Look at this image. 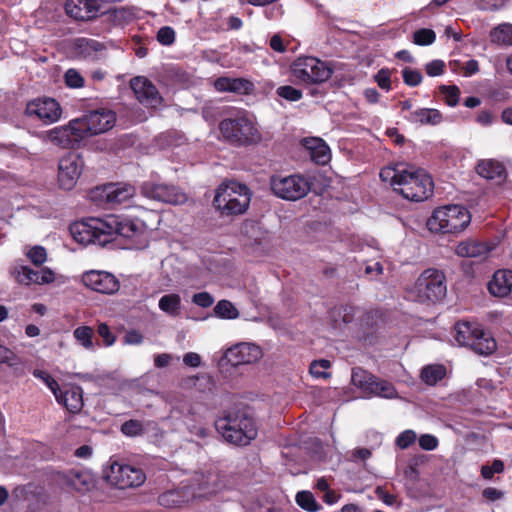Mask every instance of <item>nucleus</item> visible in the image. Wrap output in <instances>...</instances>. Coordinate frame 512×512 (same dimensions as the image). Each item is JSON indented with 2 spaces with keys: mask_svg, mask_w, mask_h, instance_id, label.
Instances as JSON below:
<instances>
[{
  "mask_svg": "<svg viewBox=\"0 0 512 512\" xmlns=\"http://www.w3.org/2000/svg\"><path fill=\"white\" fill-rule=\"evenodd\" d=\"M24 254L35 266H41L47 261V251L40 245H35L25 249Z\"/></svg>",
  "mask_w": 512,
  "mask_h": 512,
  "instance_id": "42",
  "label": "nucleus"
},
{
  "mask_svg": "<svg viewBox=\"0 0 512 512\" xmlns=\"http://www.w3.org/2000/svg\"><path fill=\"white\" fill-rule=\"evenodd\" d=\"M445 275L443 272L429 268L424 270L409 289V298L419 303H436L446 295Z\"/></svg>",
  "mask_w": 512,
  "mask_h": 512,
  "instance_id": "5",
  "label": "nucleus"
},
{
  "mask_svg": "<svg viewBox=\"0 0 512 512\" xmlns=\"http://www.w3.org/2000/svg\"><path fill=\"white\" fill-rule=\"evenodd\" d=\"M292 76L300 83L311 85L326 82L333 74V68L316 57L300 56L290 66Z\"/></svg>",
  "mask_w": 512,
  "mask_h": 512,
  "instance_id": "7",
  "label": "nucleus"
},
{
  "mask_svg": "<svg viewBox=\"0 0 512 512\" xmlns=\"http://www.w3.org/2000/svg\"><path fill=\"white\" fill-rule=\"evenodd\" d=\"M469 347L477 354L487 356L496 350L497 345L491 334L480 328Z\"/></svg>",
  "mask_w": 512,
  "mask_h": 512,
  "instance_id": "31",
  "label": "nucleus"
},
{
  "mask_svg": "<svg viewBox=\"0 0 512 512\" xmlns=\"http://www.w3.org/2000/svg\"><path fill=\"white\" fill-rule=\"evenodd\" d=\"M297 505L307 512H318L321 505L316 501L312 492L303 490L299 491L295 496Z\"/></svg>",
  "mask_w": 512,
  "mask_h": 512,
  "instance_id": "37",
  "label": "nucleus"
},
{
  "mask_svg": "<svg viewBox=\"0 0 512 512\" xmlns=\"http://www.w3.org/2000/svg\"><path fill=\"white\" fill-rule=\"evenodd\" d=\"M98 334L103 338L106 346H111L114 344L116 337L111 333L109 327L105 323H100L98 325Z\"/></svg>",
  "mask_w": 512,
  "mask_h": 512,
  "instance_id": "61",
  "label": "nucleus"
},
{
  "mask_svg": "<svg viewBox=\"0 0 512 512\" xmlns=\"http://www.w3.org/2000/svg\"><path fill=\"white\" fill-rule=\"evenodd\" d=\"M76 119L84 139L110 130L116 121L115 113L110 110L91 111Z\"/></svg>",
  "mask_w": 512,
  "mask_h": 512,
  "instance_id": "12",
  "label": "nucleus"
},
{
  "mask_svg": "<svg viewBox=\"0 0 512 512\" xmlns=\"http://www.w3.org/2000/svg\"><path fill=\"white\" fill-rule=\"evenodd\" d=\"M108 482L119 489L141 486L145 480V473L137 467L114 463L106 473Z\"/></svg>",
  "mask_w": 512,
  "mask_h": 512,
  "instance_id": "13",
  "label": "nucleus"
},
{
  "mask_svg": "<svg viewBox=\"0 0 512 512\" xmlns=\"http://www.w3.org/2000/svg\"><path fill=\"white\" fill-rule=\"evenodd\" d=\"M93 335L94 331L89 326L77 327L73 332V336L78 342V344L81 345L86 350L94 349Z\"/></svg>",
  "mask_w": 512,
  "mask_h": 512,
  "instance_id": "39",
  "label": "nucleus"
},
{
  "mask_svg": "<svg viewBox=\"0 0 512 512\" xmlns=\"http://www.w3.org/2000/svg\"><path fill=\"white\" fill-rule=\"evenodd\" d=\"M481 327L470 322H459L455 325V340L461 346H470Z\"/></svg>",
  "mask_w": 512,
  "mask_h": 512,
  "instance_id": "33",
  "label": "nucleus"
},
{
  "mask_svg": "<svg viewBox=\"0 0 512 512\" xmlns=\"http://www.w3.org/2000/svg\"><path fill=\"white\" fill-rule=\"evenodd\" d=\"M69 230L72 238L80 244L103 246L108 243L105 218H90L85 221H78L73 223Z\"/></svg>",
  "mask_w": 512,
  "mask_h": 512,
  "instance_id": "10",
  "label": "nucleus"
},
{
  "mask_svg": "<svg viewBox=\"0 0 512 512\" xmlns=\"http://www.w3.org/2000/svg\"><path fill=\"white\" fill-rule=\"evenodd\" d=\"M440 91L444 95L447 105L452 107L457 105L460 95V91L457 86H441Z\"/></svg>",
  "mask_w": 512,
  "mask_h": 512,
  "instance_id": "49",
  "label": "nucleus"
},
{
  "mask_svg": "<svg viewBox=\"0 0 512 512\" xmlns=\"http://www.w3.org/2000/svg\"><path fill=\"white\" fill-rule=\"evenodd\" d=\"M215 426L227 442L235 445H248L257 436L254 420L244 413L229 414L219 418Z\"/></svg>",
  "mask_w": 512,
  "mask_h": 512,
  "instance_id": "4",
  "label": "nucleus"
},
{
  "mask_svg": "<svg viewBox=\"0 0 512 512\" xmlns=\"http://www.w3.org/2000/svg\"><path fill=\"white\" fill-rule=\"evenodd\" d=\"M214 87L219 92H233L249 94L253 90V84L242 78L220 77L214 81Z\"/></svg>",
  "mask_w": 512,
  "mask_h": 512,
  "instance_id": "28",
  "label": "nucleus"
},
{
  "mask_svg": "<svg viewBox=\"0 0 512 512\" xmlns=\"http://www.w3.org/2000/svg\"><path fill=\"white\" fill-rule=\"evenodd\" d=\"M84 168L83 158L76 153H67L60 158L58 163L57 180L59 187L71 190L75 187Z\"/></svg>",
  "mask_w": 512,
  "mask_h": 512,
  "instance_id": "14",
  "label": "nucleus"
},
{
  "mask_svg": "<svg viewBox=\"0 0 512 512\" xmlns=\"http://www.w3.org/2000/svg\"><path fill=\"white\" fill-rule=\"evenodd\" d=\"M135 195V188L129 184L109 183L92 192V198L115 206L127 202Z\"/></svg>",
  "mask_w": 512,
  "mask_h": 512,
  "instance_id": "16",
  "label": "nucleus"
},
{
  "mask_svg": "<svg viewBox=\"0 0 512 512\" xmlns=\"http://www.w3.org/2000/svg\"><path fill=\"white\" fill-rule=\"evenodd\" d=\"M54 397L71 413H78L83 407V391L79 386H69L64 390L60 388Z\"/></svg>",
  "mask_w": 512,
  "mask_h": 512,
  "instance_id": "25",
  "label": "nucleus"
},
{
  "mask_svg": "<svg viewBox=\"0 0 512 512\" xmlns=\"http://www.w3.org/2000/svg\"><path fill=\"white\" fill-rule=\"evenodd\" d=\"M26 114L30 117H36L39 120L49 124L54 123L60 119L61 107L54 99H37L27 104Z\"/></svg>",
  "mask_w": 512,
  "mask_h": 512,
  "instance_id": "20",
  "label": "nucleus"
},
{
  "mask_svg": "<svg viewBox=\"0 0 512 512\" xmlns=\"http://www.w3.org/2000/svg\"><path fill=\"white\" fill-rule=\"evenodd\" d=\"M303 146L309 151L311 159L317 164L325 165L330 161V148L321 138H305L303 140Z\"/></svg>",
  "mask_w": 512,
  "mask_h": 512,
  "instance_id": "26",
  "label": "nucleus"
},
{
  "mask_svg": "<svg viewBox=\"0 0 512 512\" xmlns=\"http://www.w3.org/2000/svg\"><path fill=\"white\" fill-rule=\"evenodd\" d=\"M436 39V34L431 29H419L413 34V42L416 45L425 46L432 44Z\"/></svg>",
  "mask_w": 512,
  "mask_h": 512,
  "instance_id": "43",
  "label": "nucleus"
},
{
  "mask_svg": "<svg viewBox=\"0 0 512 512\" xmlns=\"http://www.w3.org/2000/svg\"><path fill=\"white\" fill-rule=\"evenodd\" d=\"M121 431L127 436H138L143 433V425L138 420H129L122 424Z\"/></svg>",
  "mask_w": 512,
  "mask_h": 512,
  "instance_id": "51",
  "label": "nucleus"
},
{
  "mask_svg": "<svg viewBox=\"0 0 512 512\" xmlns=\"http://www.w3.org/2000/svg\"><path fill=\"white\" fill-rule=\"evenodd\" d=\"M376 497L388 506H396L399 504L398 497L395 494L389 493L383 486L375 488Z\"/></svg>",
  "mask_w": 512,
  "mask_h": 512,
  "instance_id": "52",
  "label": "nucleus"
},
{
  "mask_svg": "<svg viewBox=\"0 0 512 512\" xmlns=\"http://www.w3.org/2000/svg\"><path fill=\"white\" fill-rule=\"evenodd\" d=\"M20 363L16 354L5 346L0 345V364H7L11 367Z\"/></svg>",
  "mask_w": 512,
  "mask_h": 512,
  "instance_id": "54",
  "label": "nucleus"
},
{
  "mask_svg": "<svg viewBox=\"0 0 512 512\" xmlns=\"http://www.w3.org/2000/svg\"><path fill=\"white\" fill-rule=\"evenodd\" d=\"M124 342L129 345H139L143 342V335L136 330H130L126 333Z\"/></svg>",
  "mask_w": 512,
  "mask_h": 512,
  "instance_id": "63",
  "label": "nucleus"
},
{
  "mask_svg": "<svg viewBox=\"0 0 512 512\" xmlns=\"http://www.w3.org/2000/svg\"><path fill=\"white\" fill-rule=\"evenodd\" d=\"M504 5V0H480L478 7L481 10H498Z\"/></svg>",
  "mask_w": 512,
  "mask_h": 512,
  "instance_id": "62",
  "label": "nucleus"
},
{
  "mask_svg": "<svg viewBox=\"0 0 512 512\" xmlns=\"http://www.w3.org/2000/svg\"><path fill=\"white\" fill-rule=\"evenodd\" d=\"M108 243L116 237L127 239L131 245L139 248L147 241V227L140 219L109 215L105 217Z\"/></svg>",
  "mask_w": 512,
  "mask_h": 512,
  "instance_id": "6",
  "label": "nucleus"
},
{
  "mask_svg": "<svg viewBox=\"0 0 512 512\" xmlns=\"http://www.w3.org/2000/svg\"><path fill=\"white\" fill-rule=\"evenodd\" d=\"M270 187L273 194L278 198L296 201L308 194L311 189V183L300 174L288 176L274 175L270 178Z\"/></svg>",
  "mask_w": 512,
  "mask_h": 512,
  "instance_id": "9",
  "label": "nucleus"
},
{
  "mask_svg": "<svg viewBox=\"0 0 512 512\" xmlns=\"http://www.w3.org/2000/svg\"><path fill=\"white\" fill-rule=\"evenodd\" d=\"M276 93L279 97L287 101H299L302 98V91L290 85H284L277 88Z\"/></svg>",
  "mask_w": 512,
  "mask_h": 512,
  "instance_id": "45",
  "label": "nucleus"
},
{
  "mask_svg": "<svg viewBox=\"0 0 512 512\" xmlns=\"http://www.w3.org/2000/svg\"><path fill=\"white\" fill-rule=\"evenodd\" d=\"M483 497L489 501H497L503 498L504 493L494 487L485 488L482 492Z\"/></svg>",
  "mask_w": 512,
  "mask_h": 512,
  "instance_id": "64",
  "label": "nucleus"
},
{
  "mask_svg": "<svg viewBox=\"0 0 512 512\" xmlns=\"http://www.w3.org/2000/svg\"><path fill=\"white\" fill-rule=\"evenodd\" d=\"M402 77L404 83L411 87L418 86L423 79L422 74L418 70H414L408 67L402 70Z\"/></svg>",
  "mask_w": 512,
  "mask_h": 512,
  "instance_id": "48",
  "label": "nucleus"
},
{
  "mask_svg": "<svg viewBox=\"0 0 512 512\" xmlns=\"http://www.w3.org/2000/svg\"><path fill=\"white\" fill-rule=\"evenodd\" d=\"M504 470V464L501 460H494L492 465H483L481 467V475L485 479H491L495 473H502Z\"/></svg>",
  "mask_w": 512,
  "mask_h": 512,
  "instance_id": "53",
  "label": "nucleus"
},
{
  "mask_svg": "<svg viewBox=\"0 0 512 512\" xmlns=\"http://www.w3.org/2000/svg\"><path fill=\"white\" fill-rule=\"evenodd\" d=\"M159 309L171 317H176L181 311V297L176 293L163 295L158 302Z\"/></svg>",
  "mask_w": 512,
  "mask_h": 512,
  "instance_id": "35",
  "label": "nucleus"
},
{
  "mask_svg": "<svg viewBox=\"0 0 512 512\" xmlns=\"http://www.w3.org/2000/svg\"><path fill=\"white\" fill-rule=\"evenodd\" d=\"M141 193L148 199L168 204H183L187 200L186 194L177 186L153 181L144 182Z\"/></svg>",
  "mask_w": 512,
  "mask_h": 512,
  "instance_id": "15",
  "label": "nucleus"
},
{
  "mask_svg": "<svg viewBox=\"0 0 512 512\" xmlns=\"http://www.w3.org/2000/svg\"><path fill=\"white\" fill-rule=\"evenodd\" d=\"M407 119L420 125H438L443 121L441 112L432 108H420L410 113Z\"/></svg>",
  "mask_w": 512,
  "mask_h": 512,
  "instance_id": "30",
  "label": "nucleus"
},
{
  "mask_svg": "<svg viewBox=\"0 0 512 512\" xmlns=\"http://www.w3.org/2000/svg\"><path fill=\"white\" fill-rule=\"evenodd\" d=\"M446 373L442 365H428L422 369L421 378L428 385H435Z\"/></svg>",
  "mask_w": 512,
  "mask_h": 512,
  "instance_id": "38",
  "label": "nucleus"
},
{
  "mask_svg": "<svg viewBox=\"0 0 512 512\" xmlns=\"http://www.w3.org/2000/svg\"><path fill=\"white\" fill-rule=\"evenodd\" d=\"M82 282L86 287L102 294H114L120 288V283L113 274L100 270L85 272Z\"/></svg>",
  "mask_w": 512,
  "mask_h": 512,
  "instance_id": "18",
  "label": "nucleus"
},
{
  "mask_svg": "<svg viewBox=\"0 0 512 512\" xmlns=\"http://www.w3.org/2000/svg\"><path fill=\"white\" fill-rule=\"evenodd\" d=\"M251 196V191L245 184L229 181L218 187L213 203L223 216L241 215L248 209Z\"/></svg>",
  "mask_w": 512,
  "mask_h": 512,
  "instance_id": "2",
  "label": "nucleus"
},
{
  "mask_svg": "<svg viewBox=\"0 0 512 512\" xmlns=\"http://www.w3.org/2000/svg\"><path fill=\"white\" fill-rule=\"evenodd\" d=\"M77 119L43 132L42 139L61 148H76L84 139Z\"/></svg>",
  "mask_w": 512,
  "mask_h": 512,
  "instance_id": "11",
  "label": "nucleus"
},
{
  "mask_svg": "<svg viewBox=\"0 0 512 512\" xmlns=\"http://www.w3.org/2000/svg\"><path fill=\"white\" fill-rule=\"evenodd\" d=\"M419 445L424 450H434L438 446V440L431 434H423L419 438Z\"/></svg>",
  "mask_w": 512,
  "mask_h": 512,
  "instance_id": "60",
  "label": "nucleus"
},
{
  "mask_svg": "<svg viewBox=\"0 0 512 512\" xmlns=\"http://www.w3.org/2000/svg\"><path fill=\"white\" fill-rule=\"evenodd\" d=\"M455 251L461 257L483 258L488 254L489 248L482 242L466 240L459 243Z\"/></svg>",
  "mask_w": 512,
  "mask_h": 512,
  "instance_id": "32",
  "label": "nucleus"
},
{
  "mask_svg": "<svg viewBox=\"0 0 512 512\" xmlns=\"http://www.w3.org/2000/svg\"><path fill=\"white\" fill-rule=\"evenodd\" d=\"M192 301L199 307L207 308L213 304L214 299L208 292H200L193 295Z\"/></svg>",
  "mask_w": 512,
  "mask_h": 512,
  "instance_id": "59",
  "label": "nucleus"
},
{
  "mask_svg": "<svg viewBox=\"0 0 512 512\" xmlns=\"http://www.w3.org/2000/svg\"><path fill=\"white\" fill-rule=\"evenodd\" d=\"M262 349L253 343H238L225 351L224 358L232 366L247 365L259 361Z\"/></svg>",
  "mask_w": 512,
  "mask_h": 512,
  "instance_id": "19",
  "label": "nucleus"
},
{
  "mask_svg": "<svg viewBox=\"0 0 512 512\" xmlns=\"http://www.w3.org/2000/svg\"><path fill=\"white\" fill-rule=\"evenodd\" d=\"M157 40L162 45H171L175 41V31L172 27L164 26L161 27L157 33Z\"/></svg>",
  "mask_w": 512,
  "mask_h": 512,
  "instance_id": "55",
  "label": "nucleus"
},
{
  "mask_svg": "<svg viewBox=\"0 0 512 512\" xmlns=\"http://www.w3.org/2000/svg\"><path fill=\"white\" fill-rule=\"evenodd\" d=\"M214 313L217 317L223 319H236L239 317V311L228 300H220L214 307Z\"/></svg>",
  "mask_w": 512,
  "mask_h": 512,
  "instance_id": "41",
  "label": "nucleus"
},
{
  "mask_svg": "<svg viewBox=\"0 0 512 512\" xmlns=\"http://www.w3.org/2000/svg\"><path fill=\"white\" fill-rule=\"evenodd\" d=\"M32 374L35 378L41 380L50 389L53 395L60 389L58 382L47 371L34 369Z\"/></svg>",
  "mask_w": 512,
  "mask_h": 512,
  "instance_id": "44",
  "label": "nucleus"
},
{
  "mask_svg": "<svg viewBox=\"0 0 512 512\" xmlns=\"http://www.w3.org/2000/svg\"><path fill=\"white\" fill-rule=\"evenodd\" d=\"M219 129L222 136L233 144H252L260 140V134L253 120L246 114L222 120Z\"/></svg>",
  "mask_w": 512,
  "mask_h": 512,
  "instance_id": "8",
  "label": "nucleus"
},
{
  "mask_svg": "<svg viewBox=\"0 0 512 512\" xmlns=\"http://www.w3.org/2000/svg\"><path fill=\"white\" fill-rule=\"evenodd\" d=\"M65 83L70 88H80L84 85V78L76 69H68L65 73Z\"/></svg>",
  "mask_w": 512,
  "mask_h": 512,
  "instance_id": "50",
  "label": "nucleus"
},
{
  "mask_svg": "<svg viewBox=\"0 0 512 512\" xmlns=\"http://www.w3.org/2000/svg\"><path fill=\"white\" fill-rule=\"evenodd\" d=\"M381 180L411 201L426 200L433 192V182L423 169L413 166H387L381 169Z\"/></svg>",
  "mask_w": 512,
  "mask_h": 512,
  "instance_id": "1",
  "label": "nucleus"
},
{
  "mask_svg": "<svg viewBox=\"0 0 512 512\" xmlns=\"http://www.w3.org/2000/svg\"><path fill=\"white\" fill-rule=\"evenodd\" d=\"M469 211L461 205H447L435 209L427 221L431 232L456 234L462 232L470 223Z\"/></svg>",
  "mask_w": 512,
  "mask_h": 512,
  "instance_id": "3",
  "label": "nucleus"
},
{
  "mask_svg": "<svg viewBox=\"0 0 512 512\" xmlns=\"http://www.w3.org/2000/svg\"><path fill=\"white\" fill-rule=\"evenodd\" d=\"M416 440V433L413 430H405L396 438V445L401 449L408 448Z\"/></svg>",
  "mask_w": 512,
  "mask_h": 512,
  "instance_id": "56",
  "label": "nucleus"
},
{
  "mask_svg": "<svg viewBox=\"0 0 512 512\" xmlns=\"http://www.w3.org/2000/svg\"><path fill=\"white\" fill-rule=\"evenodd\" d=\"M131 88L137 100L146 107L155 108L162 102L156 87L145 77H135L131 80Z\"/></svg>",
  "mask_w": 512,
  "mask_h": 512,
  "instance_id": "21",
  "label": "nucleus"
},
{
  "mask_svg": "<svg viewBox=\"0 0 512 512\" xmlns=\"http://www.w3.org/2000/svg\"><path fill=\"white\" fill-rule=\"evenodd\" d=\"M159 503L166 507L180 506L184 503L178 491H168L159 496Z\"/></svg>",
  "mask_w": 512,
  "mask_h": 512,
  "instance_id": "46",
  "label": "nucleus"
},
{
  "mask_svg": "<svg viewBox=\"0 0 512 512\" xmlns=\"http://www.w3.org/2000/svg\"><path fill=\"white\" fill-rule=\"evenodd\" d=\"M491 41L497 44L512 45V24L502 23L491 30Z\"/></svg>",
  "mask_w": 512,
  "mask_h": 512,
  "instance_id": "36",
  "label": "nucleus"
},
{
  "mask_svg": "<svg viewBox=\"0 0 512 512\" xmlns=\"http://www.w3.org/2000/svg\"><path fill=\"white\" fill-rule=\"evenodd\" d=\"M61 479L66 486L81 494L93 490L96 486L94 475L87 470H69L62 475Z\"/></svg>",
  "mask_w": 512,
  "mask_h": 512,
  "instance_id": "23",
  "label": "nucleus"
},
{
  "mask_svg": "<svg viewBox=\"0 0 512 512\" xmlns=\"http://www.w3.org/2000/svg\"><path fill=\"white\" fill-rule=\"evenodd\" d=\"M375 81L378 86L386 91L391 89L390 72L387 69H381L375 75Z\"/></svg>",
  "mask_w": 512,
  "mask_h": 512,
  "instance_id": "58",
  "label": "nucleus"
},
{
  "mask_svg": "<svg viewBox=\"0 0 512 512\" xmlns=\"http://www.w3.org/2000/svg\"><path fill=\"white\" fill-rule=\"evenodd\" d=\"M444 68L445 63L442 60H433L425 65V71L431 77L442 75Z\"/></svg>",
  "mask_w": 512,
  "mask_h": 512,
  "instance_id": "57",
  "label": "nucleus"
},
{
  "mask_svg": "<svg viewBox=\"0 0 512 512\" xmlns=\"http://www.w3.org/2000/svg\"><path fill=\"white\" fill-rule=\"evenodd\" d=\"M329 367L330 362L328 360H319L311 363L309 371L315 378H328L329 373L327 370Z\"/></svg>",
  "mask_w": 512,
  "mask_h": 512,
  "instance_id": "47",
  "label": "nucleus"
},
{
  "mask_svg": "<svg viewBox=\"0 0 512 512\" xmlns=\"http://www.w3.org/2000/svg\"><path fill=\"white\" fill-rule=\"evenodd\" d=\"M372 390L373 391H371L369 396H378L387 399H392L397 396L396 389L392 383L378 378L374 383Z\"/></svg>",
  "mask_w": 512,
  "mask_h": 512,
  "instance_id": "40",
  "label": "nucleus"
},
{
  "mask_svg": "<svg viewBox=\"0 0 512 512\" xmlns=\"http://www.w3.org/2000/svg\"><path fill=\"white\" fill-rule=\"evenodd\" d=\"M101 5L97 0H66L65 11L75 20L89 21L95 19Z\"/></svg>",
  "mask_w": 512,
  "mask_h": 512,
  "instance_id": "22",
  "label": "nucleus"
},
{
  "mask_svg": "<svg viewBox=\"0 0 512 512\" xmlns=\"http://www.w3.org/2000/svg\"><path fill=\"white\" fill-rule=\"evenodd\" d=\"M11 275L18 284L24 286L46 285L55 281V273L49 267L34 270L26 265H16L11 270Z\"/></svg>",
  "mask_w": 512,
  "mask_h": 512,
  "instance_id": "17",
  "label": "nucleus"
},
{
  "mask_svg": "<svg viewBox=\"0 0 512 512\" xmlns=\"http://www.w3.org/2000/svg\"><path fill=\"white\" fill-rule=\"evenodd\" d=\"M70 47L71 51L76 56L91 59L98 58L102 52L106 50L104 43L85 37H78L73 39L71 41Z\"/></svg>",
  "mask_w": 512,
  "mask_h": 512,
  "instance_id": "24",
  "label": "nucleus"
},
{
  "mask_svg": "<svg viewBox=\"0 0 512 512\" xmlns=\"http://www.w3.org/2000/svg\"><path fill=\"white\" fill-rule=\"evenodd\" d=\"M377 377L362 368H354L352 370L351 381L354 386L359 388L363 393L370 395L373 385Z\"/></svg>",
  "mask_w": 512,
  "mask_h": 512,
  "instance_id": "34",
  "label": "nucleus"
},
{
  "mask_svg": "<svg viewBox=\"0 0 512 512\" xmlns=\"http://www.w3.org/2000/svg\"><path fill=\"white\" fill-rule=\"evenodd\" d=\"M477 173L488 180L503 181L506 178V169L504 165L494 159H484L478 162L476 166Z\"/></svg>",
  "mask_w": 512,
  "mask_h": 512,
  "instance_id": "29",
  "label": "nucleus"
},
{
  "mask_svg": "<svg viewBox=\"0 0 512 512\" xmlns=\"http://www.w3.org/2000/svg\"><path fill=\"white\" fill-rule=\"evenodd\" d=\"M489 292L496 297H505L512 290V270L503 269L494 273L488 283Z\"/></svg>",
  "mask_w": 512,
  "mask_h": 512,
  "instance_id": "27",
  "label": "nucleus"
}]
</instances>
